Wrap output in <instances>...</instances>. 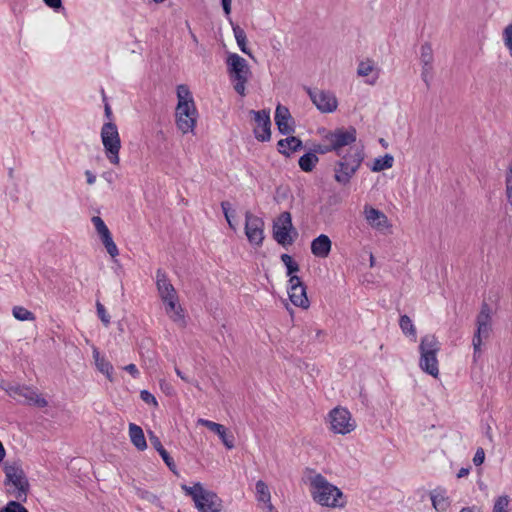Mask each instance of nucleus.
Here are the masks:
<instances>
[{
  "mask_svg": "<svg viewBox=\"0 0 512 512\" xmlns=\"http://www.w3.org/2000/svg\"><path fill=\"white\" fill-rule=\"evenodd\" d=\"M178 103L175 110L177 128L183 133L193 132L198 111L194 99L187 85L177 86Z\"/></svg>",
  "mask_w": 512,
  "mask_h": 512,
  "instance_id": "nucleus-1",
  "label": "nucleus"
},
{
  "mask_svg": "<svg viewBox=\"0 0 512 512\" xmlns=\"http://www.w3.org/2000/svg\"><path fill=\"white\" fill-rule=\"evenodd\" d=\"M311 495L313 500L326 507H344L346 497L343 492L330 483L322 474H316L310 478Z\"/></svg>",
  "mask_w": 512,
  "mask_h": 512,
  "instance_id": "nucleus-2",
  "label": "nucleus"
},
{
  "mask_svg": "<svg viewBox=\"0 0 512 512\" xmlns=\"http://www.w3.org/2000/svg\"><path fill=\"white\" fill-rule=\"evenodd\" d=\"M182 490L194 501L199 512H221L223 510L222 499L212 490L205 489L200 482L192 487L183 484Z\"/></svg>",
  "mask_w": 512,
  "mask_h": 512,
  "instance_id": "nucleus-3",
  "label": "nucleus"
},
{
  "mask_svg": "<svg viewBox=\"0 0 512 512\" xmlns=\"http://www.w3.org/2000/svg\"><path fill=\"white\" fill-rule=\"evenodd\" d=\"M440 348V342L435 335L428 334L421 338L419 366L424 372L433 377H437L439 374L437 353Z\"/></svg>",
  "mask_w": 512,
  "mask_h": 512,
  "instance_id": "nucleus-4",
  "label": "nucleus"
},
{
  "mask_svg": "<svg viewBox=\"0 0 512 512\" xmlns=\"http://www.w3.org/2000/svg\"><path fill=\"white\" fill-rule=\"evenodd\" d=\"M5 481L7 493L14 496L18 501L26 502L29 492V482L24 470L17 464L5 465Z\"/></svg>",
  "mask_w": 512,
  "mask_h": 512,
  "instance_id": "nucleus-5",
  "label": "nucleus"
},
{
  "mask_svg": "<svg viewBox=\"0 0 512 512\" xmlns=\"http://www.w3.org/2000/svg\"><path fill=\"white\" fill-rule=\"evenodd\" d=\"M227 66L231 80L235 81L234 90L239 95L244 96L245 86L250 74L247 61L236 53H230L227 57Z\"/></svg>",
  "mask_w": 512,
  "mask_h": 512,
  "instance_id": "nucleus-6",
  "label": "nucleus"
},
{
  "mask_svg": "<svg viewBox=\"0 0 512 512\" xmlns=\"http://www.w3.org/2000/svg\"><path fill=\"white\" fill-rule=\"evenodd\" d=\"M101 140L107 159L111 164H119L121 140L115 123L107 122L101 129Z\"/></svg>",
  "mask_w": 512,
  "mask_h": 512,
  "instance_id": "nucleus-7",
  "label": "nucleus"
},
{
  "mask_svg": "<svg viewBox=\"0 0 512 512\" xmlns=\"http://www.w3.org/2000/svg\"><path fill=\"white\" fill-rule=\"evenodd\" d=\"M477 329L474 333L472 344H473V357H476L481 352L482 340L487 339L492 330L491 326V308L488 303L483 302L479 314L476 317Z\"/></svg>",
  "mask_w": 512,
  "mask_h": 512,
  "instance_id": "nucleus-8",
  "label": "nucleus"
},
{
  "mask_svg": "<svg viewBox=\"0 0 512 512\" xmlns=\"http://www.w3.org/2000/svg\"><path fill=\"white\" fill-rule=\"evenodd\" d=\"M356 139L357 131L353 126H349L348 128H336L325 135V140L331 142V148L334 149V152L338 156H341L343 147L353 144L356 142Z\"/></svg>",
  "mask_w": 512,
  "mask_h": 512,
  "instance_id": "nucleus-9",
  "label": "nucleus"
},
{
  "mask_svg": "<svg viewBox=\"0 0 512 512\" xmlns=\"http://www.w3.org/2000/svg\"><path fill=\"white\" fill-rule=\"evenodd\" d=\"M331 429L338 434H348L356 427L351 413L342 407H336L329 413Z\"/></svg>",
  "mask_w": 512,
  "mask_h": 512,
  "instance_id": "nucleus-10",
  "label": "nucleus"
},
{
  "mask_svg": "<svg viewBox=\"0 0 512 512\" xmlns=\"http://www.w3.org/2000/svg\"><path fill=\"white\" fill-rule=\"evenodd\" d=\"M245 234L251 245L260 247L264 240V221L250 211L245 213Z\"/></svg>",
  "mask_w": 512,
  "mask_h": 512,
  "instance_id": "nucleus-11",
  "label": "nucleus"
},
{
  "mask_svg": "<svg viewBox=\"0 0 512 512\" xmlns=\"http://www.w3.org/2000/svg\"><path fill=\"white\" fill-rule=\"evenodd\" d=\"M307 93L320 112L332 113L337 109L338 101L334 93L316 88H307Z\"/></svg>",
  "mask_w": 512,
  "mask_h": 512,
  "instance_id": "nucleus-12",
  "label": "nucleus"
},
{
  "mask_svg": "<svg viewBox=\"0 0 512 512\" xmlns=\"http://www.w3.org/2000/svg\"><path fill=\"white\" fill-rule=\"evenodd\" d=\"M249 114L253 115L256 127L253 130L255 138L260 142H267L271 139V120L270 111L263 110H250Z\"/></svg>",
  "mask_w": 512,
  "mask_h": 512,
  "instance_id": "nucleus-13",
  "label": "nucleus"
},
{
  "mask_svg": "<svg viewBox=\"0 0 512 512\" xmlns=\"http://www.w3.org/2000/svg\"><path fill=\"white\" fill-rule=\"evenodd\" d=\"M7 393L11 397H22L29 404H33L39 408L46 407L48 402L45 398L37 394V392L25 385H11L6 389Z\"/></svg>",
  "mask_w": 512,
  "mask_h": 512,
  "instance_id": "nucleus-14",
  "label": "nucleus"
},
{
  "mask_svg": "<svg viewBox=\"0 0 512 512\" xmlns=\"http://www.w3.org/2000/svg\"><path fill=\"white\" fill-rule=\"evenodd\" d=\"M290 301L298 307L307 309L309 307V300L306 294V285L298 276H291L289 278V290H288Z\"/></svg>",
  "mask_w": 512,
  "mask_h": 512,
  "instance_id": "nucleus-15",
  "label": "nucleus"
},
{
  "mask_svg": "<svg viewBox=\"0 0 512 512\" xmlns=\"http://www.w3.org/2000/svg\"><path fill=\"white\" fill-rule=\"evenodd\" d=\"M274 119L279 133L282 135H290L294 133L295 121L287 107L279 104L276 107Z\"/></svg>",
  "mask_w": 512,
  "mask_h": 512,
  "instance_id": "nucleus-16",
  "label": "nucleus"
},
{
  "mask_svg": "<svg viewBox=\"0 0 512 512\" xmlns=\"http://www.w3.org/2000/svg\"><path fill=\"white\" fill-rule=\"evenodd\" d=\"M198 424L216 433L227 449H233L235 447V437L233 436V434L228 433L227 429L222 424L206 419H199Z\"/></svg>",
  "mask_w": 512,
  "mask_h": 512,
  "instance_id": "nucleus-17",
  "label": "nucleus"
},
{
  "mask_svg": "<svg viewBox=\"0 0 512 512\" xmlns=\"http://www.w3.org/2000/svg\"><path fill=\"white\" fill-rule=\"evenodd\" d=\"M156 285L161 300L177 295V292L171 284L166 272L161 268L156 271Z\"/></svg>",
  "mask_w": 512,
  "mask_h": 512,
  "instance_id": "nucleus-18",
  "label": "nucleus"
},
{
  "mask_svg": "<svg viewBox=\"0 0 512 512\" xmlns=\"http://www.w3.org/2000/svg\"><path fill=\"white\" fill-rule=\"evenodd\" d=\"M303 149V142L296 136H288L280 139L277 143V150L285 157H290L292 153L298 152Z\"/></svg>",
  "mask_w": 512,
  "mask_h": 512,
  "instance_id": "nucleus-19",
  "label": "nucleus"
},
{
  "mask_svg": "<svg viewBox=\"0 0 512 512\" xmlns=\"http://www.w3.org/2000/svg\"><path fill=\"white\" fill-rule=\"evenodd\" d=\"M332 247V242L330 238L321 234L311 242V252L314 256L318 258H326L330 254Z\"/></svg>",
  "mask_w": 512,
  "mask_h": 512,
  "instance_id": "nucleus-20",
  "label": "nucleus"
},
{
  "mask_svg": "<svg viewBox=\"0 0 512 512\" xmlns=\"http://www.w3.org/2000/svg\"><path fill=\"white\" fill-rule=\"evenodd\" d=\"M364 212L367 222L372 227L377 229L388 227V218L382 211L371 206H366Z\"/></svg>",
  "mask_w": 512,
  "mask_h": 512,
  "instance_id": "nucleus-21",
  "label": "nucleus"
},
{
  "mask_svg": "<svg viewBox=\"0 0 512 512\" xmlns=\"http://www.w3.org/2000/svg\"><path fill=\"white\" fill-rule=\"evenodd\" d=\"M350 169H351V166L348 163H344L342 160H339L336 163V166L334 169L335 170V174H334L335 181L338 182L339 184L347 185L350 182L351 178L357 172L356 169H354L352 171Z\"/></svg>",
  "mask_w": 512,
  "mask_h": 512,
  "instance_id": "nucleus-22",
  "label": "nucleus"
},
{
  "mask_svg": "<svg viewBox=\"0 0 512 512\" xmlns=\"http://www.w3.org/2000/svg\"><path fill=\"white\" fill-rule=\"evenodd\" d=\"M430 498L432 501V505L435 510L439 512L446 511L450 506L449 497L446 495V489L442 487H437L430 493Z\"/></svg>",
  "mask_w": 512,
  "mask_h": 512,
  "instance_id": "nucleus-23",
  "label": "nucleus"
},
{
  "mask_svg": "<svg viewBox=\"0 0 512 512\" xmlns=\"http://www.w3.org/2000/svg\"><path fill=\"white\" fill-rule=\"evenodd\" d=\"M165 305L167 315L174 321L183 320V309L178 305V295L168 297L162 300Z\"/></svg>",
  "mask_w": 512,
  "mask_h": 512,
  "instance_id": "nucleus-24",
  "label": "nucleus"
},
{
  "mask_svg": "<svg viewBox=\"0 0 512 512\" xmlns=\"http://www.w3.org/2000/svg\"><path fill=\"white\" fill-rule=\"evenodd\" d=\"M150 443L154 447V449L159 453L167 467L173 472L176 473V464L173 460V458L170 456V454L166 451V449L163 447L160 439L154 435L153 433H150Z\"/></svg>",
  "mask_w": 512,
  "mask_h": 512,
  "instance_id": "nucleus-25",
  "label": "nucleus"
},
{
  "mask_svg": "<svg viewBox=\"0 0 512 512\" xmlns=\"http://www.w3.org/2000/svg\"><path fill=\"white\" fill-rule=\"evenodd\" d=\"M290 231H295L294 227L289 226H281L278 224H273V238L276 242L282 246L291 245L293 243V238L289 235Z\"/></svg>",
  "mask_w": 512,
  "mask_h": 512,
  "instance_id": "nucleus-26",
  "label": "nucleus"
},
{
  "mask_svg": "<svg viewBox=\"0 0 512 512\" xmlns=\"http://www.w3.org/2000/svg\"><path fill=\"white\" fill-rule=\"evenodd\" d=\"M129 436L132 444L140 451L147 448V442L142 428L134 423L129 424Z\"/></svg>",
  "mask_w": 512,
  "mask_h": 512,
  "instance_id": "nucleus-27",
  "label": "nucleus"
},
{
  "mask_svg": "<svg viewBox=\"0 0 512 512\" xmlns=\"http://www.w3.org/2000/svg\"><path fill=\"white\" fill-rule=\"evenodd\" d=\"M340 157V160H342L344 163H348L351 166L350 170L352 171L354 169L358 170L360 168L362 162L364 161L365 154L363 148H357L354 151L350 150L348 153L341 155Z\"/></svg>",
  "mask_w": 512,
  "mask_h": 512,
  "instance_id": "nucleus-28",
  "label": "nucleus"
},
{
  "mask_svg": "<svg viewBox=\"0 0 512 512\" xmlns=\"http://www.w3.org/2000/svg\"><path fill=\"white\" fill-rule=\"evenodd\" d=\"M229 22L232 26L234 37L236 39V42H237L240 50L244 54H246L252 58L253 57L252 53H251L250 49L247 47V37H246L245 31L238 24H234L231 18H229Z\"/></svg>",
  "mask_w": 512,
  "mask_h": 512,
  "instance_id": "nucleus-29",
  "label": "nucleus"
},
{
  "mask_svg": "<svg viewBox=\"0 0 512 512\" xmlns=\"http://www.w3.org/2000/svg\"><path fill=\"white\" fill-rule=\"evenodd\" d=\"M93 358L95 360V365L97 367V369L103 373L104 375H106V377L112 381L113 378H112V374H113V366L112 364L106 360L104 357H101L100 356V353L98 352L97 349H94L93 351Z\"/></svg>",
  "mask_w": 512,
  "mask_h": 512,
  "instance_id": "nucleus-30",
  "label": "nucleus"
},
{
  "mask_svg": "<svg viewBox=\"0 0 512 512\" xmlns=\"http://www.w3.org/2000/svg\"><path fill=\"white\" fill-rule=\"evenodd\" d=\"M319 162V158L317 155H315L310 150L302 155L299 160L298 164L302 171L304 172H311L316 167L317 163Z\"/></svg>",
  "mask_w": 512,
  "mask_h": 512,
  "instance_id": "nucleus-31",
  "label": "nucleus"
},
{
  "mask_svg": "<svg viewBox=\"0 0 512 512\" xmlns=\"http://www.w3.org/2000/svg\"><path fill=\"white\" fill-rule=\"evenodd\" d=\"M394 158L390 154H385L382 157H378L374 160L371 170L373 172H380L385 169H389L393 166Z\"/></svg>",
  "mask_w": 512,
  "mask_h": 512,
  "instance_id": "nucleus-32",
  "label": "nucleus"
},
{
  "mask_svg": "<svg viewBox=\"0 0 512 512\" xmlns=\"http://www.w3.org/2000/svg\"><path fill=\"white\" fill-rule=\"evenodd\" d=\"M399 326L405 335L416 338V329L409 316L402 315L399 320Z\"/></svg>",
  "mask_w": 512,
  "mask_h": 512,
  "instance_id": "nucleus-33",
  "label": "nucleus"
},
{
  "mask_svg": "<svg viewBox=\"0 0 512 512\" xmlns=\"http://www.w3.org/2000/svg\"><path fill=\"white\" fill-rule=\"evenodd\" d=\"M256 493H257L258 501L263 502V503L270 502V500H271L270 491H269L267 484L264 481L259 480L256 482Z\"/></svg>",
  "mask_w": 512,
  "mask_h": 512,
  "instance_id": "nucleus-34",
  "label": "nucleus"
},
{
  "mask_svg": "<svg viewBox=\"0 0 512 512\" xmlns=\"http://www.w3.org/2000/svg\"><path fill=\"white\" fill-rule=\"evenodd\" d=\"M434 56L432 46L429 42L422 44L420 49V62L421 64H433Z\"/></svg>",
  "mask_w": 512,
  "mask_h": 512,
  "instance_id": "nucleus-35",
  "label": "nucleus"
},
{
  "mask_svg": "<svg viewBox=\"0 0 512 512\" xmlns=\"http://www.w3.org/2000/svg\"><path fill=\"white\" fill-rule=\"evenodd\" d=\"M100 239H101L103 245L105 246L107 253L111 257H115L119 254L118 248H117L115 242L113 241L111 232L106 235L101 236Z\"/></svg>",
  "mask_w": 512,
  "mask_h": 512,
  "instance_id": "nucleus-36",
  "label": "nucleus"
},
{
  "mask_svg": "<svg viewBox=\"0 0 512 512\" xmlns=\"http://www.w3.org/2000/svg\"><path fill=\"white\" fill-rule=\"evenodd\" d=\"M12 312L13 316L20 321H31L35 319L34 314L22 306H15Z\"/></svg>",
  "mask_w": 512,
  "mask_h": 512,
  "instance_id": "nucleus-37",
  "label": "nucleus"
},
{
  "mask_svg": "<svg viewBox=\"0 0 512 512\" xmlns=\"http://www.w3.org/2000/svg\"><path fill=\"white\" fill-rule=\"evenodd\" d=\"M375 70L372 60L361 61L358 65L357 74L361 77L369 76Z\"/></svg>",
  "mask_w": 512,
  "mask_h": 512,
  "instance_id": "nucleus-38",
  "label": "nucleus"
},
{
  "mask_svg": "<svg viewBox=\"0 0 512 512\" xmlns=\"http://www.w3.org/2000/svg\"><path fill=\"white\" fill-rule=\"evenodd\" d=\"M22 501H9L0 512H28V510L21 504Z\"/></svg>",
  "mask_w": 512,
  "mask_h": 512,
  "instance_id": "nucleus-39",
  "label": "nucleus"
},
{
  "mask_svg": "<svg viewBox=\"0 0 512 512\" xmlns=\"http://www.w3.org/2000/svg\"><path fill=\"white\" fill-rule=\"evenodd\" d=\"M92 223L94 224L99 237L110 233L108 227L106 226L105 222L102 220L101 217L93 216Z\"/></svg>",
  "mask_w": 512,
  "mask_h": 512,
  "instance_id": "nucleus-40",
  "label": "nucleus"
},
{
  "mask_svg": "<svg viewBox=\"0 0 512 512\" xmlns=\"http://www.w3.org/2000/svg\"><path fill=\"white\" fill-rule=\"evenodd\" d=\"M509 498L507 495L499 496L493 506V512H507Z\"/></svg>",
  "mask_w": 512,
  "mask_h": 512,
  "instance_id": "nucleus-41",
  "label": "nucleus"
},
{
  "mask_svg": "<svg viewBox=\"0 0 512 512\" xmlns=\"http://www.w3.org/2000/svg\"><path fill=\"white\" fill-rule=\"evenodd\" d=\"M310 151L313 152L315 155H317V154L323 155V154L334 151V149L331 148V142H328V144L313 143L310 147Z\"/></svg>",
  "mask_w": 512,
  "mask_h": 512,
  "instance_id": "nucleus-42",
  "label": "nucleus"
},
{
  "mask_svg": "<svg viewBox=\"0 0 512 512\" xmlns=\"http://www.w3.org/2000/svg\"><path fill=\"white\" fill-rule=\"evenodd\" d=\"M503 40L509 51V55L512 58V23L506 26L503 30Z\"/></svg>",
  "mask_w": 512,
  "mask_h": 512,
  "instance_id": "nucleus-43",
  "label": "nucleus"
},
{
  "mask_svg": "<svg viewBox=\"0 0 512 512\" xmlns=\"http://www.w3.org/2000/svg\"><path fill=\"white\" fill-rule=\"evenodd\" d=\"M97 315L102 323L107 327L110 324V316L107 314L106 309L102 303L96 302Z\"/></svg>",
  "mask_w": 512,
  "mask_h": 512,
  "instance_id": "nucleus-44",
  "label": "nucleus"
},
{
  "mask_svg": "<svg viewBox=\"0 0 512 512\" xmlns=\"http://www.w3.org/2000/svg\"><path fill=\"white\" fill-rule=\"evenodd\" d=\"M273 224H278V225H281V226H289V227H293V224H292V217H291V214L290 212L288 211H284L282 212L278 218L274 221Z\"/></svg>",
  "mask_w": 512,
  "mask_h": 512,
  "instance_id": "nucleus-45",
  "label": "nucleus"
},
{
  "mask_svg": "<svg viewBox=\"0 0 512 512\" xmlns=\"http://www.w3.org/2000/svg\"><path fill=\"white\" fill-rule=\"evenodd\" d=\"M221 208L223 211V214L225 216L226 221L228 222V225L230 228L235 230V226L232 223V213H231V204L228 201L221 202Z\"/></svg>",
  "mask_w": 512,
  "mask_h": 512,
  "instance_id": "nucleus-46",
  "label": "nucleus"
},
{
  "mask_svg": "<svg viewBox=\"0 0 512 512\" xmlns=\"http://www.w3.org/2000/svg\"><path fill=\"white\" fill-rule=\"evenodd\" d=\"M433 70V64L424 65L422 64V72H421V78L425 82L426 86L429 88L430 83V77Z\"/></svg>",
  "mask_w": 512,
  "mask_h": 512,
  "instance_id": "nucleus-47",
  "label": "nucleus"
},
{
  "mask_svg": "<svg viewBox=\"0 0 512 512\" xmlns=\"http://www.w3.org/2000/svg\"><path fill=\"white\" fill-rule=\"evenodd\" d=\"M140 398L142 401H144L147 404H152L153 406L157 407L158 402L153 394H151L148 390H142L140 392Z\"/></svg>",
  "mask_w": 512,
  "mask_h": 512,
  "instance_id": "nucleus-48",
  "label": "nucleus"
},
{
  "mask_svg": "<svg viewBox=\"0 0 512 512\" xmlns=\"http://www.w3.org/2000/svg\"><path fill=\"white\" fill-rule=\"evenodd\" d=\"M484 459H485V453H484V450L482 448H478L474 457H473V463L476 465V466H479L481 465L483 462H484Z\"/></svg>",
  "mask_w": 512,
  "mask_h": 512,
  "instance_id": "nucleus-49",
  "label": "nucleus"
},
{
  "mask_svg": "<svg viewBox=\"0 0 512 512\" xmlns=\"http://www.w3.org/2000/svg\"><path fill=\"white\" fill-rule=\"evenodd\" d=\"M287 269V275L288 276H295L294 273L298 272L300 270V266L296 261H291L289 264L286 265Z\"/></svg>",
  "mask_w": 512,
  "mask_h": 512,
  "instance_id": "nucleus-50",
  "label": "nucleus"
},
{
  "mask_svg": "<svg viewBox=\"0 0 512 512\" xmlns=\"http://www.w3.org/2000/svg\"><path fill=\"white\" fill-rule=\"evenodd\" d=\"M43 2L54 10L63 9L62 0H43Z\"/></svg>",
  "mask_w": 512,
  "mask_h": 512,
  "instance_id": "nucleus-51",
  "label": "nucleus"
},
{
  "mask_svg": "<svg viewBox=\"0 0 512 512\" xmlns=\"http://www.w3.org/2000/svg\"><path fill=\"white\" fill-rule=\"evenodd\" d=\"M231 4H232V0H221V6H222V9H223V12L225 14V16L227 17V19L229 20L230 17V14H231Z\"/></svg>",
  "mask_w": 512,
  "mask_h": 512,
  "instance_id": "nucleus-52",
  "label": "nucleus"
},
{
  "mask_svg": "<svg viewBox=\"0 0 512 512\" xmlns=\"http://www.w3.org/2000/svg\"><path fill=\"white\" fill-rule=\"evenodd\" d=\"M141 497L144 499H147L148 501L153 502V503L159 501V498L155 494H153L149 491H143L141 493Z\"/></svg>",
  "mask_w": 512,
  "mask_h": 512,
  "instance_id": "nucleus-53",
  "label": "nucleus"
},
{
  "mask_svg": "<svg viewBox=\"0 0 512 512\" xmlns=\"http://www.w3.org/2000/svg\"><path fill=\"white\" fill-rule=\"evenodd\" d=\"M128 373H130L134 378H137L139 375V371L135 364H129L124 368Z\"/></svg>",
  "mask_w": 512,
  "mask_h": 512,
  "instance_id": "nucleus-54",
  "label": "nucleus"
},
{
  "mask_svg": "<svg viewBox=\"0 0 512 512\" xmlns=\"http://www.w3.org/2000/svg\"><path fill=\"white\" fill-rule=\"evenodd\" d=\"M102 95H103V100L105 102V106H104V112H105V116L110 119L112 117V110H111V107L110 105L106 102V95L104 93V90H102Z\"/></svg>",
  "mask_w": 512,
  "mask_h": 512,
  "instance_id": "nucleus-55",
  "label": "nucleus"
},
{
  "mask_svg": "<svg viewBox=\"0 0 512 512\" xmlns=\"http://www.w3.org/2000/svg\"><path fill=\"white\" fill-rule=\"evenodd\" d=\"M85 176H86V179H87V183L89 185H92V184L95 183L96 176L90 170H86L85 171Z\"/></svg>",
  "mask_w": 512,
  "mask_h": 512,
  "instance_id": "nucleus-56",
  "label": "nucleus"
},
{
  "mask_svg": "<svg viewBox=\"0 0 512 512\" xmlns=\"http://www.w3.org/2000/svg\"><path fill=\"white\" fill-rule=\"evenodd\" d=\"M460 512H481V509L477 506L464 507L460 510Z\"/></svg>",
  "mask_w": 512,
  "mask_h": 512,
  "instance_id": "nucleus-57",
  "label": "nucleus"
},
{
  "mask_svg": "<svg viewBox=\"0 0 512 512\" xmlns=\"http://www.w3.org/2000/svg\"><path fill=\"white\" fill-rule=\"evenodd\" d=\"M281 261L284 263V265L286 266L287 264H289L291 261H293V258L289 255V254H282L281 255Z\"/></svg>",
  "mask_w": 512,
  "mask_h": 512,
  "instance_id": "nucleus-58",
  "label": "nucleus"
},
{
  "mask_svg": "<svg viewBox=\"0 0 512 512\" xmlns=\"http://www.w3.org/2000/svg\"><path fill=\"white\" fill-rule=\"evenodd\" d=\"M469 471H470V468H461L457 473V477L458 478L465 477L469 474Z\"/></svg>",
  "mask_w": 512,
  "mask_h": 512,
  "instance_id": "nucleus-59",
  "label": "nucleus"
},
{
  "mask_svg": "<svg viewBox=\"0 0 512 512\" xmlns=\"http://www.w3.org/2000/svg\"><path fill=\"white\" fill-rule=\"evenodd\" d=\"M379 77V73L378 71L373 75V77L371 79H368L366 82L370 85H373L376 83L377 79Z\"/></svg>",
  "mask_w": 512,
  "mask_h": 512,
  "instance_id": "nucleus-60",
  "label": "nucleus"
},
{
  "mask_svg": "<svg viewBox=\"0 0 512 512\" xmlns=\"http://www.w3.org/2000/svg\"><path fill=\"white\" fill-rule=\"evenodd\" d=\"M175 372L182 380L189 382L188 378L182 373L180 369L175 368Z\"/></svg>",
  "mask_w": 512,
  "mask_h": 512,
  "instance_id": "nucleus-61",
  "label": "nucleus"
},
{
  "mask_svg": "<svg viewBox=\"0 0 512 512\" xmlns=\"http://www.w3.org/2000/svg\"><path fill=\"white\" fill-rule=\"evenodd\" d=\"M266 504H268L267 505L268 512H276L274 506L271 504V501L267 502Z\"/></svg>",
  "mask_w": 512,
  "mask_h": 512,
  "instance_id": "nucleus-62",
  "label": "nucleus"
},
{
  "mask_svg": "<svg viewBox=\"0 0 512 512\" xmlns=\"http://www.w3.org/2000/svg\"><path fill=\"white\" fill-rule=\"evenodd\" d=\"M379 143L384 147V148H387L388 147V143L385 141V139L383 138H380L379 139Z\"/></svg>",
  "mask_w": 512,
  "mask_h": 512,
  "instance_id": "nucleus-63",
  "label": "nucleus"
},
{
  "mask_svg": "<svg viewBox=\"0 0 512 512\" xmlns=\"http://www.w3.org/2000/svg\"><path fill=\"white\" fill-rule=\"evenodd\" d=\"M324 334H325V333H324V331H323V330H320V329H319V330H317V331H316V337H317V338H319L320 336H322V335H324Z\"/></svg>",
  "mask_w": 512,
  "mask_h": 512,
  "instance_id": "nucleus-64",
  "label": "nucleus"
}]
</instances>
